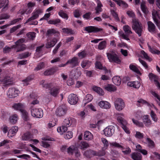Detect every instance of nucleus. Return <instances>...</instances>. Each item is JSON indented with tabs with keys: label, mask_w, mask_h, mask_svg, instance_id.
Here are the masks:
<instances>
[{
	"label": "nucleus",
	"mask_w": 160,
	"mask_h": 160,
	"mask_svg": "<svg viewBox=\"0 0 160 160\" xmlns=\"http://www.w3.org/2000/svg\"><path fill=\"white\" fill-rule=\"evenodd\" d=\"M77 120L75 118L69 117L64 119L62 123V126L58 127L57 128V131L60 132L61 134H63L68 130V128L72 126V127H74L76 125Z\"/></svg>",
	"instance_id": "nucleus-1"
},
{
	"label": "nucleus",
	"mask_w": 160,
	"mask_h": 160,
	"mask_svg": "<svg viewBox=\"0 0 160 160\" xmlns=\"http://www.w3.org/2000/svg\"><path fill=\"white\" fill-rule=\"evenodd\" d=\"M132 29L138 35L139 37H140L143 31L142 24L138 20L136 19L132 20Z\"/></svg>",
	"instance_id": "nucleus-2"
},
{
	"label": "nucleus",
	"mask_w": 160,
	"mask_h": 160,
	"mask_svg": "<svg viewBox=\"0 0 160 160\" xmlns=\"http://www.w3.org/2000/svg\"><path fill=\"white\" fill-rule=\"evenodd\" d=\"M68 110V107L65 104H62L59 106L55 111V114L57 116L61 117L65 115Z\"/></svg>",
	"instance_id": "nucleus-3"
},
{
	"label": "nucleus",
	"mask_w": 160,
	"mask_h": 160,
	"mask_svg": "<svg viewBox=\"0 0 160 160\" xmlns=\"http://www.w3.org/2000/svg\"><path fill=\"white\" fill-rule=\"evenodd\" d=\"M107 55L110 62L115 63L118 64H120L121 63V60L115 52H114V53L107 52Z\"/></svg>",
	"instance_id": "nucleus-4"
},
{
	"label": "nucleus",
	"mask_w": 160,
	"mask_h": 160,
	"mask_svg": "<svg viewBox=\"0 0 160 160\" xmlns=\"http://www.w3.org/2000/svg\"><path fill=\"white\" fill-rule=\"evenodd\" d=\"M107 55L110 62L115 63L118 64H120L121 63V60L115 52H114V53L107 52Z\"/></svg>",
	"instance_id": "nucleus-5"
},
{
	"label": "nucleus",
	"mask_w": 160,
	"mask_h": 160,
	"mask_svg": "<svg viewBox=\"0 0 160 160\" xmlns=\"http://www.w3.org/2000/svg\"><path fill=\"white\" fill-rule=\"evenodd\" d=\"M114 103L116 109L118 111H121L125 107V103L122 98H117Z\"/></svg>",
	"instance_id": "nucleus-6"
},
{
	"label": "nucleus",
	"mask_w": 160,
	"mask_h": 160,
	"mask_svg": "<svg viewBox=\"0 0 160 160\" xmlns=\"http://www.w3.org/2000/svg\"><path fill=\"white\" fill-rule=\"evenodd\" d=\"M32 116L37 118H41L43 116V111L41 109L33 108L31 110Z\"/></svg>",
	"instance_id": "nucleus-7"
},
{
	"label": "nucleus",
	"mask_w": 160,
	"mask_h": 160,
	"mask_svg": "<svg viewBox=\"0 0 160 160\" xmlns=\"http://www.w3.org/2000/svg\"><path fill=\"white\" fill-rule=\"evenodd\" d=\"M84 30L88 33H97L103 31L102 28H99L94 26H88L85 27Z\"/></svg>",
	"instance_id": "nucleus-8"
},
{
	"label": "nucleus",
	"mask_w": 160,
	"mask_h": 160,
	"mask_svg": "<svg viewBox=\"0 0 160 160\" xmlns=\"http://www.w3.org/2000/svg\"><path fill=\"white\" fill-rule=\"evenodd\" d=\"M115 127L112 126H109L103 130V134L106 136L110 137L114 133Z\"/></svg>",
	"instance_id": "nucleus-9"
},
{
	"label": "nucleus",
	"mask_w": 160,
	"mask_h": 160,
	"mask_svg": "<svg viewBox=\"0 0 160 160\" xmlns=\"http://www.w3.org/2000/svg\"><path fill=\"white\" fill-rule=\"evenodd\" d=\"M19 91L15 88H10L7 93V95L10 98H12L16 97L19 93Z\"/></svg>",
	"instance_id": "nucleus-10"
},
{
	"label": "nucleus",
	"mask_w": 160,
	"mask_h": 160,
	"mask_svg": "<svg viewBox=\"0 0 160 160\" xmlns=\"http://www.w3.org/2000/svg\"><path fill=\"white\" fill-rule=\"evenodd\" d=\"M78 98L76 95L71 94L69 95L68 97V101L71 105H75L78 101Z\"/></svg>",
	"instance_id": "nucleus-11"
},
{
	"label": "nucleus",
	"mask_w": 160,
	"mask_h": 160,
	"mask_svg": "<svg viewBox=\"0 0 160 160\" xmlns=\"http://www.w3.org/2000/svg\"><path fill=\"white\" fill-rule=\"evenodd\" d=\"M26 45L24 44H14L11 46L12 49L14 48L17 49L16 52H22L26 50L27 48Z\"/></svg>",
	"instance_id": "nucleus-12"
},
{
	"label": "nucleus",
	"mask_w": 160,
	"mask_h": 160,
	"mask_svg": "<svg viewBox=\"0 0 160 160\" xmlns=\"http://www.w3.org/2000/svg\"><path fill=\"white\" fill-rule=\"evenodd\" d=\"M84 155L87 158H91L93 156H100L101 155L96 151L91 149L85 151Z\"/></svg>",
	"instance_id": "nucleus-13"
},
{
	"label": "nucleus",
	"mask_w": 160,
	"mask_h": 160,
	"mask_svg": "<svg viewBox=\"0 0 160 160\" xmlns=\"http://www.w3.org/2000/svg\"><path fill=\"white\" fill-rule=\"evenodd\" d=\"M148 76L150 80H152L154 79V81L155 82L156 85L160 89V83L158 81V79L159 78L158 76L152 72L149 73Z\"/></svg>",
	"instance_id": "nucleus-14"
},
{
	"label": "nucleus",
	"mask_w": 160,
	"mask_h": 160,
	"mask_svg": "<svg viewBox=\"0 0 160 160\" xmlns=\"http://www.w3.org/2000/svg\"><path fill=\"white\" fill-rule=\"evenodd\" d=\"M58 70V68L57 67H53L48 69L43 72L44 76H51L53 75Z\"/></svg>",
	"instance_id": "nucleus-15"
},
{
	"label": "nucleus",
	"mask_w": 160,
	"mask_h": 160,
	"mask_svg": "<svg viewBox=\"0 0 160 160\" xmlns=\"http://www.w3.org/2000/svg\"><path fill=\"white\" fill-rule=\"evenodd\" d=\"M9 1L8 0H0V9L2 12L5 11L8 8Z\"/></svg>",
	"instance_id": "nucleus-16"
},
{
	"label": "nucleus",
	"mask_w": 160,
	"mask_h": 160,
	"mask_svg": "<svg viewBox=\"0 0 160 160\" xmlns=\"http://www.w3.org/2000/svg\"><path fill=\"white\" fill-rule=\"evenodd\" d=\"M14 110L19 111L21 112L25 108V106L23 104L21 103H15L12 106Z\"/></svg>",
	"instance_id": "nucleus-17"
},
{
	"label": "nucleus",
	"mask_w": 160,
	"mask_h": 160,
	"mask_svg": "<svg viewBox=\"0 0 160 160\" xmlns=\"http://www.w3.org/2000/svg\"><path fill=\"white\" fill-rule=\"evenodd\" d=\"M13 81V78L8 76H5L2 80V82L6 84V86L12 84Z\"/></svg>",
	"instance_id": "nucleus-18"
},
{
	"label": "nucleus",
	"mask_w": 160,
	"mask_h": 160,
	"mask_svg": "<svg viewBox=\"0 0 160 160\" xmlns=\"http://www.w3.org/2000/svg\"><path fill=\"white\" fill-rule=\"evenodd\" d=\"M98 105L102 108L109 109L111 107L110 103L107 101H101L98 103Z\"/></svg>",
	"instance_id": "nucleus-19"
},
{
	"label": "nucleus",
	"mask_w": 160,
	"mask_h": 160,
	"mask_svg": "<svg viewBox=\"0 0 160 160\" xmlns=\"http://www.w3.org/2000/svg\"><path fill=\"white\" fill-rule=\"evenodd\" d=\"M67 63L72 64V68L78 66V58L77 57H74L72 59L68 60L67 61Z\"/></svg>",
	"instance_id": "nucleus-20"
},
{
	"label": "nucleus",
	"mask_w": 160,
	"mask_h": 160,
	"mask_svg": "<svg viewBox=\"0 0 160 160\" xmlns=\"http://www.w3.org/2000/svg\"><path fill=\"white\" fill-rule=\"evenodd\" d=\"M21 112L22 118L25 122H28L30 120L29 116L28 113L25 109L22 111Z\"/></svg>",
	"instance_id": "nucleus-21"
},
{
	"label": "nucleus",
	"mask_w": 160,
	"mask_h": 160,
	"mask_svg": "<svg viewBox=\"0 0 160 160\" xmlns=\"http://www.w3.org/2000/svg\"><path fill=\"white\" fill-rule=\"evenodd\" d=\"M149 116L148 115H145L142 119L143 122L145 125V126L147 127H150L152 124V121L149 118Z\"/></svg>",
	"instance_id": "nucleus-22"
},
{
	"label": "nucleus",
	"mask_w": 160,
	"mask_h": 160,
	"mask_svg": "<svg viewBox=\"0 0 160 160\" xmlns=\"http://www.w3.org/2000/svg\"><path fill=\"white\" fill-rule=\"evenodd\" d=\"M18 130V127L17 126H13L10 129L8 133V136L9 137H12L17 132Z\"/></svg>",
	"instance_id": "nucleus-23"
},
{
	"label": "nucleus",
	"mask_w": 160,
	"mask_h": 160,
	"mask_svg": "<svg viewBox=\"0 0 160 160\" xmlns=\"http://www.w3.org/2000/svg\"><path fill=\"white\" fill-rule=\"evenodd\" d=\"M41 84L42 85V87L46 89H48L50 91L51 89L52 88L53 86V84L52 82H45V80H42L41 82Z\"/></svg>",
	"instance_id": "nucleus-24"
},
{
	"label": "nucleus",
	"mask_w": 160,
	"mask_h": 160,
	"mask_svg": "<svg viewBox=\"0 0 160 160\" xmlns=\"http://www.w3.org/2000/svg\"><path fill=\"white\" fill-rule=\"evenodd\" d=\"M128 86L130 87H132L133 88L138 89L139 88L141 84L138 81H135L132 82H129L127 83Z\"/></svg>",
	"instance_id": "nucleus-25"
},
{
	"label": "nucleus",
	"mask_w": 160,
	"mask_h": 160,
	"mask_svg": "<svg viewBox=\"0 0 160 160\" xmlns=\"http://www.w3.org/2000/svg\"><path fill=\"white\" fill-rule=\"evenodd\" d=\"M58 41L57 39L55 38H53L52 40L46 44V48H49L53 47L56 43Z\"/></svg>",
	"instance_id": "nucleus-26"
},
{
	"label": "nucleus",
	"mask_w": 160,
	"mask_h": 160,
	"mask_svg": "<svg viewBox=\"0 0 160 160\" xmlns=\"http://www.w3.org/2000/svg\"><path fill=\"white\" fill-rule=\"evenodd\" d=\"M148 25V30L150 32H154L156 29V26L155 25L150 21L147 22Z\"/></svg>",
	"instance_id": "nucleus-27"
},
{
	"label": "nucleus",
	"mask_w": 160,
	"mask_h": 160,
	"mask_svg": "<svg viewBox=\"0 0 160 160\" xmlns=\"http://www.w3.org/2000/svg\"><path fill=\"white\" fill-rule=\"evenodd\" d=\"M131 158L133 160H141L142 156L140 153L134 152L131 154Z\"/></svg>",
	"instance_id": "nucleus-28"
},
{
	"label": "nucleus",
	"mask_w": 160,
	"mask_h": 160,
	"mask_svg": "<svg viewBox=\"0 0 160 160\" xmlns=\"http://www.w3.org/2000/svg\"><path fill=\"white\" fill-rule=\"evenodd\" d=\"M92 90L96 92L100 95L102 96L104 94V92L103 90L100 87L94 86L92 88Z\"/></svg>",
	"instance_id": "nucleus-29"
},
{
	"label": "nucleus",
	"mask_w": 160,
	"mask_h": 160,
	"mask_svg": "<svg viewBox=\"0 0 160 160\" xmlns=\"http://www.w3.org/2000/svg\"><path fill=\"white\" fill-rule=\"evenodd\" d=\"M105 89L109 92H114L116 91L117 87L114 85L108 84L105 88Z\"/></svg>",
	"instance_id": "nucleus-30"
},
{
	"label": "nucleus",
	"mask_w": 160,
	"mask_h": 160,
	"mask_svg": "<svg viewBox=\"0 0 160 160\" xmlns=\"http://www.w3.org/2000/svg\"><path fill=\"white\" fill-rule=\"evenodd\" d=\"M113 82L116 85L119 86L121 83V79L119 76H115L113 77L112 79Z\"/></svg>",
	"instance_id": "nucleus-31"
},
{
	"label": "nucleus",
	"mask_w": 160,
	"mask_h": 160,
	"mask_svg": "<svg viewBox=\"0 0 160 160\" xmlns=\"http://www.w3.org/2000/svg\"><path fill=\"white\" fill-rule=\"evenodd\" d=\"M60 92V89L57 88H55L53 89L52 88V89H50L49 93L51 95L53 96L54 97H57V95Z\"/></svg>",
	"instance_id": "nucleus-32"
},
{
	"label": "nucleus",
	"mask_w": 160,
	"mask_h": 160,
	"mask_svg": "<svg viewBox=\"0 0 160 160\" xmlns=\"http://www.w3.org/2000/svg\"><path fill=\"white\" fill-rule=\"evenodd\" d=\"M76 146L78 147L80 149L84 150L89 147V144L86 142H81L79 144H78Z\"/></svg>",
	"instance_id": "nucleus-33"
},
{
	"label": "nucleus",
	"mask_w": 160,
	"mask_h": 160,
	"mask_svg": "<svg viewBox=\"0 0 160 160\" xmlns=\"http://www.w3.org/2000/svg\"><path fill=\"white\" fill-rule=\"evenodd\" d=\"M91 62L88 60H83L81 62V66L83 68H84L86 67L85 69H87L91 65Z\"/></svg>",
	"instance_id": "nucleus-34"
},
{
	"label": "nucleus",
	"mask_w": 160,
	"mask_h": 160,
	"mask_svg": "<svg viewBox=\"0 0 160 160\" xmlns=\"http://www.w3.org/2000/svg\"><path fill=\"white\" fill-rule=\"evenodd\" d=\"M32 135L31 132L27 131L24 133L22 136V140L23 141H26L29 140L31 138Z\"/></svg>",
	"instance_id": "nucleus-35"
},
{
	"label": "nucleus",
	"mask_w": 160,
	"mask_h": 160,
	"mask_svg": "<svg viewBox=\"0 0 160 160\" xmlns=\"http://www.w3.org/2000/svg\"><path fill=\"white\" fill-rule=\"evenodd\" d=\"M18 119V115L16 114H14L10 116L9 120L11 123L14 124L17 122Z\"/></svg>",
	"instance_id": "nucleus-36"
},
{
	"label": "nucleus",
	"mask_w": 160,
	"mask_h": 160,
	"mask_svg": "<svg viewBox=\"0 0 160 160\" xmlns=\"http://www.w3.org/2000/svg\"><path fill=\"white\" fill-rule=\"evenodd\" d=\"M84 139L86 140H89L92 138V135L89 131H86L84 133Z\"/></svg>",
	"instance_id": "nucleus-37"
},
{
	"label": "nucleus",
	"mask_w": 160,
	"mask_h": 160,
	"mask_svg": "<svg viewBox=\"0 0 160 160\" xmlns=\"http://www.w3.org/2000/svg\"><path fill=\"white\" fill-rule=\"evenodd\" d=\"M129 68L131 70L135 72L137 74L139 75H141L142 74L138 68L135 66L131 64L129 66Z\"/></svg>",
	"instance_id": "nucleus-38"
},
{
	"label": "nucleus",
	"mask_w": 160,
	"mask_h": 160,
	"mask_svg": "<svg viewBox=\"0 0 160 160\" xmlns=\"http://www.w3.org/2000/svg\"><path fill=\"white\" fill-rule=\"evenodd\" d=\"M93 99L92 96L90 94H87L83 100V102H84L85 105L90 102Z\"/></svg>",
	"instance_id": "nucleus-39"
},
{
	"label": "nucleus",
	"mask_w": 160,
	"mask_h": 160,
	"mask_svg": "<svg viewBox=\"0 0 160 160\" xmlns=\"http://www.w3.org/2000/svg\"><path fill=\"white\" fill-rule=\"evenodd\" d=\"M141 8L142 11L144 13L145 15H147L149 12L147 7L145 5V3L144 2H142L141 4Z\"/></svg>",
	"instance_id": "nucleus-40"
},
{
	"label": "nucleus",
	"mask_w": 160,
	"mask_h": 160,
	"mask_svg": "<svg viewBox=\"0 0 160 160\" xmlns=\"http://www.w3.org/2000/svg\"><path fill=\"white\" fill-rule=\"evenodd\" d=\"M31 53H30L28 52H27L24 53H22L21 54H19V57L18 58L19 59H22L26 58L31 55Z\"/></svg>",
	"instance_id": "nucleus-41"
},
{
	"label": "nucleus",
	"mask_w": 160,
	"mask_h": 160,
	"mask_svg": "<svg viewBox=\"0 0 160 160\" xmlns=\"http://www.w3.org/2000/svg\"><path fill=\"white\" fill-rule=\"evenodd\" d=\"M117 120L119 122L121 123L122 125V127L126 126L127 122L126 120L124 119L121 116H118L117 117Z\"/></svg>",
	"instance_id": "nucleus-42"
},
{
	"label": "nucleus",
	"mask_w": 160,
	"mask_h": 160,
	"mask_svg": "<svg viewBox=\"0 0 160 160\" xmlns=\"http://www.w3.org/2000/svg\"><path fill=\"white\" fill-rule=\"evenodd\" d=\"M131 28L128 25H125L123 27V30L126 34H130L132 33Z\"/></svg>",
	"instance_id": "nucleus-43"
},
{
	"label": "nucleus",
	"mask_w": 160,
	"mask_h": 160,
	"mask_svg": "<svg viewBox=\"0 0 160 160\" xmlns=\"http://www.w3.org/2000/svg\"><path fill=\"white\" fill-rule=\"evenodd\" d=\"M45 67V63L44 62H40L34 69V71H38L44 68Z\"/></svg>",
	"instance_id": "nucleus-44"
},
{
	"label": "nucleus",
	"mask_w": 160,
	"mask_h": 160,
	"mask_svg": "<svg viewBox=\"0 0 160 160\" xmlns=\"http://www.w3.org/2000/svg\"><path fill=\"white\" fill-rule=\"evenodd\" d=\"M110 145L113 147L117 148H121L122 150L125 149V148L122 146L120 145L119 143L115 142H112L110 144Z\"/></svg>",
	"instance_id": "nucleus-45"
},
{
	"label": "nucleus",
	"mask_w": 160,
	"mask_h": 160,
	"mask_svg": "<svg viewBox=\"0 0 160 160\" xmlns=\"http://www.w3.org/2000/svg\"><path fill=\"white\" fill-rule=\"evenodd\" d=\"M63 32L68 34L70 35H73L74 34V32L73 30L70 28H63L62 29Z\"/></svg>",
	"instance_id": "nucleus-46"
},
{
	"label": "nucleus",
	"mask_w": 160,
	"mask_h": 160,
	"mask_svg": "<svg viewBox=\"0 0 160 160\" xmlns=\"http://www.w3.org/2000/svg\"><path fill=\"white\" fill-rule=\"evenodd\" d=\"M59 32L56 31L54 29H49L47 31L46 35L48 36H49L52 34H53L57 33H58Z\"/></svg>",
	"instance_id": "nucleus-47"
},
{
	"label": "nucleus",
	"mask_w": 160,
	"mask_h": 160,
	"mask_svg": "<svg viewBox=\"0 0 160 160\" xmlns=\"http://www.w3.org/2000/svg\"><path fill=\"white\" fill-rule=\"evenodd\" d=\"M36 33L34 32H29L26 34L28 38L30 40H33L35 37Z\"/></svg>",
	"instance_id": "nucleus-48"
},
{
	"label": "nucleus",
	"mask_w": 160,
	"mask_h": 160,
	"mask_svg": "<svg viewBox=\"0 0 160 160\" xmlns=\"http://www.w3.org/2000/svg\"><path fill=\"white\" fill-rule=\"evenodd\" d=\"M152 14L153 19L154 22L158 27V29L160 30V21L156 18L153 13H152Z\"/></svg>",
	"instance_id": "nucleus-49"
},
{
	"label": "nucleus",
	"mask_w": 160,
	"mask_h": 160,
	"mask_svg": "<svg viewBox=\"0 0 160 160\" xmlns=\"http://www.w3.org/2000/svg\"><path fill=\"white\" fill-rule=\"evenodd\" d=\"M106 42L105 41L100 42L98 45V48L100 50L104 49L106 47Z\"/></svg>",
	"instance_id": "nucleus-50"
},
{
	"label": "nucleus",
	"mask_w": 160,
	"mask_h": 160,
	"mask_svg": "<svg viewBox=\"0 0 160 160\" xmlns=\"http://www.w3.org/2000/svg\"><path fill=\"white\" fill-rule=\"evenodd\" d=\"M141 54L143 56L145 59L148 60L149 62L152 61V59L148 56V54L145 52L144 50H142L141 51Z\"/></svg>",
	"instance_id": "nucleus-51"
},
{
	"label": "nucleus",
	"mask_w": 160,
	"mask_h": 160,
	"mask_svg": "<svg viewBox=\"0 0 160 160\" xmlns=\"http://www.w3.org/2000/svg\"><path fill=\"white\" fill-rule=\"evenodd\" d=\"M61 22V20L59 18L56 19L55 20H50L48 21V23L51 24L55 25Z\"/></svg>",
	"instance_id": "nucleus-52"
},
{
	"label": "nucleus",
	"mask_w": 160,
	"mask_h": 160,
	"mask_svg": "<svg viewBox=\"0 0 160 160\" xmlns=\"http://www.w3.org/2000/svg\"><path fill=\"white\" fill-rule=\"evenodd\" d=\"M132 120L133 122L137 126L142 128H143L144 127L142 122H139L138 120H135L134 118L132 119Z\"/></svg>",
	"instance_id": "nucleus-53"
},
{
	"label": "nucleus",
	"mask_w": 160,
	"mask_h": 160,
	"mask_svg": "<svg viewBox=\"0 0 160 160\" xmlns=\"http://www.w3.org/2000/svg\"><path fill=\"white\" fill-rule=\"evenodd\" d=\"M64 138L66 139H70L72 137V132L68 131L64 135Z\"/></svg>",
	"instance_id": "nucleus-54"
},
{
	"label": "nucleus",
	"mask_w": 160,
	"mask_h": 160,
	"mask_svg": "<svg viewBox=\"0 0 160 160\" xmlns=\"http://www.w3.org/2000/svg\"><path fill=\"white\" fill-rule=\"evenodd\" d=\"M95 65L96 68L100 70H102V68L104 67L100 61H97L95 63Z\"/></svg>",
	"instance_id": "nucleus-55"
},
{
	"label": "nucleus",
	"mask_w": 160,
	"mask_h": 160,
	"mask_svg": "<svg viewBox=\"0 0 160 160\" xmlns=\"http://www.w3.org/2000/svg\"><path fill=\"white\" fill-rule=\"evenodd\" d=\"M150 115L152 119L155 122H157L158 121V118L156 114L152 110L150 113Z\"/></svg>",
	"instance_id": "nucleus-56"
},
{
	"label": "nucleus",
	"mask_w": 160,
	"mask_h": 160,
	"mask_svg": "<svg viewBox=\"0 0 160 160\" xmlns=\"http://www.w3.org/2000/svg\"><path fill=\"white\" fill-rule=\"evenodd\" d=\"M72 146L73 148H72L71 146H70L67 149L68 153L69 154H71V155L73 154L74 152L76 149V146L75 147L74 145H72Z\"/></svg>",
	"instance_id": "nucleus-57"
},
{
	"label": "nucleus",
	"mask_w": 160,
	"mask_h": 160,
	"mask_svg": "<svg viewBox=\"0 0 160 160\" xmlns=\"http://www.w3.org/2000/svg\"><path fill=\"white\" fill-rule=\"evenodd\" d=\"M34 78V76L33 75H31L28 76L27 77L26 79L23 80L22 81L24 82H25L26 83H27L28 82L32 80Z\"/></svg>",
	"instance_id": "nucleus-58"
},
{
	"label": "nucleus",
	"mask_w": 160,
	"mask_h": 160,
	"mask_svg": "<svg viewBox=\"0 0 160 160\" xmlns=\"http://www.w3.org/2000/svg\"><path fill=\"white\" fill-rule=\"evenodd\" d=\"M111 12L112 15L115 18V19L119 21L120 19L118 16V14L113 9L111 10Z\"/></svg>",
	"instance_id": "nucleus-59"
},
{
	"label": "nucleus",
	"mask_w": 160,
	"mask_h": 160,
	"mask_svg": "<svg viewBox=\"0 0 160 160\" xmlns=\"http://www.w3.org/2000/svg\"><path fill=\"white\" fill-rule=\"evenodd\" d=\"M120 36L123 39L127 40L128 41L130 40V39L128 37L129 34H125L124 33L122 32L119 33Z\"/></svg>",
	"instance_id": "nucleus-60"
},
{
	"label": "nucleus",
	"mask_w": 160,
	"mask_h": 160,
	"mask_svg": "<svg viewBox=\"0 0 160 160\" xmlns=\"http://www.w3.org/2000/svg\"><path fill=\"white\" fill-rule=\"evenodd\" d=\"M21 27V25H18L17 26H14L12 28H11L10 29V33H12L14 32L18 29L19 28Z\"/></svg>",
	"instance_id": "nucleus-61"
},
{
	"label": "nucleus",
	"mask_w": 160,
	"mask_h": 160,
	"mask_svg": "<svg viewBox=\"0 0 160 160\" xmlns=\"http://www.w3.org/2000/svg\"><path fill=\"white\" fill-rule=\"evenodd\" d=\"M62 11L61 12H59V15L61 17L65 19H68V14L67 13L62 12V11Z\"/></svg>",
	"instance_id": "nucleus-62"
},
{
	"label": "nucleus",
	"mask_w": 160,
	"mask_h": 160,
	"mask_svg": "<svg viewBox=\"0 0 160 160\" xmlns=\"http://www.w3.org/2000/svg\"><path fill=\"white\" fill-rule=\"evenodd\" d=\"M135 137L138 139H141L143 138L144 135L142 133H141L140 132L137 131L135 134Z\"/></svg>",
	"instance_id": "nucleus-63"
},
{
	"label": "nucleus",
	"mask_w": 160,
	"mask_h": 160,
	"mask_svg": "<svg viewBox=\"0 0 160 160\" xmlns=\"http://www.w3.org/2000/svg\"><path fill=\"white\" fill-rule=\"evenodd\" d=\"M74 17L75 18H78L81 16V12L78 9L75 10L73 12Z\"/></svg>",
	"instance_id": "nucleus-64"
}]
</instances>
